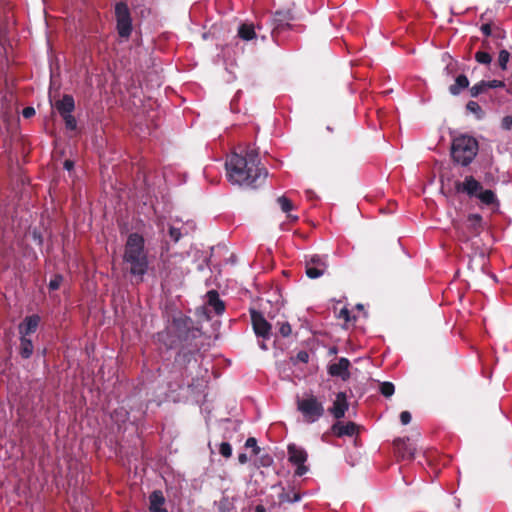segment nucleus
<instances>
[{"label": "nucleus", "mask_w": 512, "mask_h": 512, "mask_svg": "<svg viewBox=\"0 0 512 512\" xmlns=\"http://www.w3.org/2000/svg\"><path fill=\"white\" fill-rule=\"evenodd\" d=\"M288 457L291 463L297 465L296 475L302 476L307 472L308 468L304 465V462L307 460V453L303 448L295 444L289 445Z\"/></svg>", "instance_id": "0eeeda50"}, {"label": "nucleus", "mask_w": 512, "mask_h": 512, "mask_svg": "<svg viewBox=\"0 0 512 512\" xmlns=\"http://www.w3.org/2000/svg\"><path fill=\"white\" fill-rule=\"evenodd\" d=\"M400 421L403 425H407L411 421V414L408 411H403L400 414Z\"/></svg>", "instance_id": "4c0bfd02"}, {"label": "nucleus", "mask_w": 512, "mask_h": 512, "mask_svg": "<svg viewBox=\"0 0 512 512\" xmlns=\"http://www.w3.org/2000/svg\"><path fill=\"white\" fill-rule=\"evenodd\" d=\"M333 434L338 437L341 436H353L356 433L357 425L354 422H337L331 428Z\"/></svg>", "instance_id": "2eb2a0df"}, {"label": "nucleus", "mask_w": 512, "mask_h": 512, "mask_svg": "<svg viewBox=\"0 0 512 512\" xmlns=\"http://www.w3.org/2000/svg\"><path fill=\"white\" fill-rule=\"evenodd\" d=\"M493 28L491 26V24L489 23H486V24H483L481 26V31L483 32V34H485L486 36H492V33H493Z\"/></svg>", "instance_id": "a19ab883"}, {"label": "nucleus", "mask_w": 512, "mask_h": 512, "mask_svg": "<svg viewBox=\"0 0 512 512\" xmlns=\"http://www.w3.org/2000/svg\"><path fill=\"white\" fill-rule=\"evenodd\" d=\"M55 107L61 116L71 114L74 110V99L70 95H64L61 100H58L55 103Z\"/></svg>", "instance_id": "a211bd4d"}, {"label": "nucleus", "mask_w": 512, "mask_h": 512, "mask_svg": "<svg viewBox=\"0 0 512 512\" xmlns=\"http://www.w3.org/2000/svg\"><path fill=\"white\" fill-rule=\"evenodd\" d=\"M477 140L469 135H459L453 139L451 154L455 162L469 165L478 153Z\"/></svg>", "instance_id": "7ed1b4c3"}, {"label": "nucleus", "mask_w": 512, "mask_h": 512, "mask_svg": "<svg viewBox=\"0 0 512 512\" xmlns=\"http://www.w3.org/2000/svg\"><path fill=\"white\" fill-rule=\"evenodd\" d=\"M509 59H510V53L506 49H500L497 63H498V66L502 70L507 69V63H508Z\"/></svg>", "instance_id": "a878e982"}, {"label": "nucleus", "mask_w": 512, "mask_h": 512, "mask_svg": "<svg viewBox=\"0 0 512 512\" xmlns=\"http://www.w3.org/2000/svg\"><path fill=\"white\" fill-rule=\"evenodd\" d=\"M446 71H447L448 74L450 73V67L449 66L446 67Z\"/></svg>", "instance_id": "3c124183"}, {"label": "nucleus", "mask_w": 512, "mask_h": 512, "mask_svg": "<svg viewBox=\"0 0 512 512\" xmlns=\"http://www.w3.org/2000/svg\"><path fill=\"white\" fill-rule=\"evenodd\" d=\"M349 366L350 362L347 358H340L337 363H333L329 366V373L332 376H339L346 379L349 377Z\"/></svg>", "instance_id": "4468645a"}, {"label": "nucleus", "mask_w": 512, "mask_h": 512, "mask_svg": "<svg viewBox=\"0 0 512 512\" xmlns=\"http://www.w3.org/2000/svg\"><path fill=\"white\" fill-rule=\"evenodd\" d=\"M245 446L246 447H250V448H253V453L255 455H257L260 451V448L257 446V441L255 438L253 437H250L246 440V443H245Z\"/></svg>", "instance_id": "f704fd0d"}, {"label": "nucleus", "mask_w": 512, "mask_h": 512, "mask_svg": "<svg viewBox=\"0 0 512 512\" xmlns=\"http://www.w3.org/2000/svg\"><path fill=\"white\" fill-rule=\"evenodd\" d=\"M466 229L469 233L465 231H459V238L462 241H468L470 237L477 236L483 230L482 217L479 214H470L466 220Z\"/></svg>", "instance_id": "6e6552de"}, {"label": "nucleus", "mask_w": 512, "mask_h": 512, "mask_svg": "<svg viewBox=\"0 0 512 512\" xmlns=\"http://www.w3.org/2000/svg\"><path fill=\"white\" fill-rule=\"evenodd\" d=\"M357 308H358V309H362V305H361V304H358V305H357Z\"/></svg>", "instance_id": "864d4df0"}, {"label": "nucleus", "mask_w": 512, "mask_h": 512, "mask_svg": "<svg viewBox=\"0 0 512 512\" xmlns=\"http://www.w3.org/2000/svg\"><path fill=\"white\" fill-rule=\"evenodd\" d=\"M466 109L468 111H470L471 113H474L477 116V118H481L483 115V111H482L480 105L475 101H469L466 104Z\"/></svg>", "instance_id": "c85d7f7f"}, {"label": "nucleus", "mask_w": 512, "mask_h": 512, "mask_svg": "<svg viewBox=\"0 0 512 512\" xmlns=\"http://www.w3.org/2000/svg\"><path fill=\"white\" fill-rule=\"evenodd\" d=\"M238 460L241 464H245L248 461V457L246 454L242 453L238 456Z\"/></svg>", "instance_id": "a18cd8bd"}, {"label": "nucleus", "mask_w": 512, "mask_h": 512, "mask_svg": "<svg viewBox=\"0 0 512 512\" xmlns=\"http://www.w3.org/2000/svg\"><path fill=\"white\" fill-rule=\"evenodd\" d=\"M277 203L279 204L281 210L287 214V219L290 222H296L298 220V216L290 214V211L294 209V204L290 199H288L286 196H280L277 198Z\"/></svg>", "instance_id": "aec40b11"}, {"label": "nucleus", "mask_w": 512, "mask_h": 512, "mask_svg": "<svg viewBox=\"0 0 512 512\" xmlns=\"http://www.w3.org/2000/svg\"><path fill=\"white\" fill-rule=\"evenodd\" d=\"M291 326L289 323L287 322H284L280 325L279 327V332L281 333L282 336L284 337H287L291 334Z\"/></svg>", "instance_id": "e433bc0d"}, {"label": "nucleus", "mask_w": 512, "mask_h": 512, "mask_svg": "<svg viewBox=\"0 0 512 512\" xmlns=\"http://www.w3.org/2000/svg\"><path fill=\"white\" fill-rule=\"evenodd\" d=\"M123 269L138 280H142L148 269L144 238L137 233H132L127 238L123 254Z\"/></svg>", "instance_id": "f03ea898"}, {"label": "nucleus", "mask_w": 512, "mask_h": 512, "mask_svg": "<svg viewBox=\"0 0 512 512\" xmlns=\"http://www.w3.org/2000/svg\"><path fill=\"white\" fill-rule=\"evenodd\" d=\"M150 512H167L165 508V497L160 490L153 491L149 496Z\"/></svg>", "instance_id": "ddd939ff"}, {"label": "nucleus", "mask_w": 512, "mask_h": 512, "mask_svg": "<svg viewBox=\"0 0 512 512\" xmlns=\"http://www.w3.org/2000/svg\"><path fill=\"white\" fill-rule=\"evenodd\" d=\"M486 83H487L488 89L489 88H499V87H504L505 86V83L503 81H500V80L486 81Z\"/></svg>", "instance_id": "58836bf2"}, {"label": "nucleus", "mask_w": 512, "mask_h": 512, "mask_svg": "<svg viewBox=\"0 0 512 512\" xmlns=\"http://www.w3.org/2000/svg\"><path fill=\"white\" fill-rule=\"evenodd\" d=\"M492 37L495 40H502V39H504L506 37V32L503 29H501L500 27L495 26L493 28Z\"/></svg>", "instance_id": "72a5a7b5"}, {"label": "nucleus", "mask_w": 512, "mask_h": 512, "mask_svg": "<svg viewBox=\"0 0 512 512\" xmlns=\"http://www.w3.org/2000/svg\"><path fill=\"white\" fill-rule=\"evenodd\" d=\"M501 128L504 130L512 129V116L508 115L502 118Z\"/></svg>", "instance_id": "c9c22d12"}, {"label": "nucleus", "mask_w": 512, "mask_h": 512, "mask_svg": "<svg viewBox=\"0 0 512 512\" xmlns=\"http://www.w3.org/2000/svg\"><path fill=\"white\" fill-rule=\"evenodd\" d=\"M483 46L485 49L487 50H490L491 49V46H490V43L487 41V40H484L483 41Z\"/></svg>", "instance_id": "09e8293b"}, {"label": "nucleus", "mask_w": 512, "mask_h": 512, "mask_svg": "<svg viewBox=\"0 0 512 512\" xmlns=\"http://www.w3.org/2000/svg\"><path fill=\"white\" fill-rule=\"evenodd\" d=\"M20 353L24 358H29L33 353V344L31 340L27 339L24 335L21 337Z\"/></svg>", "instance_id": "b1692460"}, {"label": "nucleus", "mask_w": 512, "mask_h": 512, "mask_svg": "<svg viewBox=\"0 0 512 512\" xmlns=\"http://www.w3.org/2000/svg\"><path fill=\"white\" fill-rule=\"evenodd\" d=\"M238 35L243 40L253 39L256 36L254 26L252 24H242L238 30Z\"/></svg>", "instance_id": "5701e85b"}, {"label": "nucleus", "mask_w": 512, "mask_h": 512, "mask_svg": "<svg viewBox=\"0 0 512 512\" xmlns=\"http://www.w3.org/2000/svg\"><path fill=\"white\" fill-rule=\"evenodd\" d=\"M163 336H164V333H159V334H158V340H159V341H162Z\"/></svg>", "instance_id": "8fccbe9b"}, {"label": "nucleus", "mask_w": 512, "mask_h": 512, "mask_svg": "<svg viewBox=\"0 0 512 512\" xmlns=\"http://www.w3.org/2000/svg\"><path fill=\"white\" fill-rule=\"evenodd\" d=\"M476 197L485 205H493L497 203L496 196L492 190H483L482 188Z\"/></svg>", "instance_id": "4be33fe9"}, {"label": "nucleus", "mask_w": 512, "mask_h": 512, "mask_svg": "<svg viewBox=\"0 0 512 512\" xmlns=\"http://www.w3.org/2000/svg\"><path fill=\"white\" fill-rule=\"evenodd\" d=\"M488 89L486 81H480L470 88V95L472 97H477L480 94L486 92Z\"/></svg>", "instance_id": "bb28decb"}, {"label": "nucleus", "mask_w": 512, "mask_h": 512, "mask_svg": "<svg viewBox=\"0 0 512 512\" xmlns=\"http://www.w3.org/2000/svg\"><path fill=\"white\" fill-rule=\"evenodd\" d=\"M348 409V403L346 395L344 393H338L336 399L333 402L329 412L337 419L344 417L346 410Z\"/></svg>", "instance_id": "9b49d317"}, {"label": "nucleus", "mask_w": 512, "mask_h": 512, "mask_svg": "<svg viewBox=\"0 0 512 512\" xmlns=\"http://www.w3.org/2000/svg\"><path fill=\"white\" fill-rule=\"evenodd\" d=\"M228 180L233 184L252 185L260 177L265 178L267 171L259 167L258 154L247 150L245 155L233 153L226 161Z\"/></svg>", "instance_id": "f257e3e1"}, {"label": "nucleus", "mask_w": 512, "mask_h": 512, "mask_svg": "<svg viewBox=\"0 0 512 512\" xmlns=\"http://www.w3.org/2000/svg\"><path fill=\"white\" fill-rule=\"evenodd\" d=\"M298 359L302 362H306L308 359V354L306 352H300L297 355Z\"/></svg>", "instance_id": "c03bdc74"}, {"label": "nucleus", "mask_w": 512, "mask_h": 512, "mask_svg": "<svg viewBox=\"0 0 512 512\" xmlns=\"http://www.w3.org/2000/svg\"><path fill=\"white\" fill-rule=\"evenodd\" d=\"M255 512H266V509L262 505H258L255 508Z\"/></svg>", "instance_id": "de8ad7c7"}, {"label": "nucleus", "mask_w": 512, "mask_h": 512, "mask_svg": "<svg viewBox=\"0 0 512 512\" xmlns=\"http://www.w3.org/2000/svg\"><path fill=\"white\" fill-rule=\"evenodd\" d=\"M22 114L25 118H30L35 115V109L33 107H26L23 109Z\"/></svg>", "instance_id": "37998d69"}, {"label": "nucleus", "mask_w": 512, "mask_h": 512, "mask_svg": "<svg viewBox=\"0 0 512 512\" xmlns=\"http://www.w3.org/2000/svg\"><path fill=\"white\" fill-rule=\"evenodd\" d=\"M469 86V80L464 74H459L455 78L454 84L449 86V92L457 96L463 91L464 89L468 88Z\"/></svg>", "instance_id": "6ab92c4d"}, {"label": "nucleus", "mask_w": 512, "mask_h": 512, "mask_svg": "<svg viewBox=\"0 0 512 512\" xmlns=\"http://www.w3.org/2000/svg\"><path fill=\"white\" fill-rule=\"evenodd\" d=\"M63 277L61 275H55L53 279L49 282V288L51 290H56L60 287Z\"/></svg>", "instance_id": "473e14b6"}, {"label": "nucleus", "mask_w": 512, "mask_h": 512, "mask_svg": "<svg viewBox=\"0 0 512 512\" xmlns=\"http://www.w3.org/2000/svg\"><path fill=\"white\" fill-rule=\"evenodd\" d=\"M207 301L216 314H221L224 311V303L219 299V295L215 290H211L207 293Z\"/></svg>", "instance_id": "412c9836"}, {"label": "nucleus", "mask_w": 512, "mask_h": 512, "mask_svg": "<svg viewBox=\"0 0 512 512\" xmlns=\"http://www.w3.org/2000/svg\"><path fill=\"white\" fill-rule=\"evenodd\" d=\"M251 321L257 336L269 338L271 325L267 322L261 313L254 310L251 311Z\"/></svg>", "instance_id": "9d476101"}, {"label": "nucleus", "mask_w": 512, "mask_h": 512, "mask_svg": "<svg viewBox=\"0 0 512 512\" xmlns=\"http://www.w3.org/2000/svg\"><path fill=\"white\" fill-rule=\"evenodd\" d=\"M339 318L344 319L346 322L350 321V311L347 308H343L339 312Z\"/></svg>", "instance_id": "79ce46f5"}, {"label": "nucleus", "mask_w": 512, "mask_h": 512, "mask_svg": "<svg viewBox=\"0 0 512 512\" xmlns=\"http://www.w3.org/2000/svg\"><path fill=\"white\" fill-rule=\"evenodd\" d=\"M292 19L293 17L289 10L275 12L273 18L274 30H281L289 26V21Z\"/></svg>", "instance_id": "f3484780"}, {"label": "nucleus", "mask_w": 512, "mask_h": 512, "mask_svg": "<svg viewBox=\"0 0 512 512\" xmlns=\"http://www.w3.org/2000/svg\"><path fill=\"white\" fill-rule=\"evenodd\" d=\"M327 269L326 259L319 255H311L305 260L306 275L311 279L321 277Z\"/></svg>", "instance_id": "423d86ee"}, {"label": "nucleus", "mask_w": 512, "mask_h": 512, "mask_svg": "<svg viewBox=\"0 0 512 512\" xmlns=\"http://www.w3.org/2000/svg\"><path fill=\"white\" fill-rule=\"evenodd\" d=\"M262 349H266V345L264 343L261 344Z\"/></svg>", "instance_id": "603ef678"}, {"label": "nucleus", "mask_w": 512, "mask_h": 512, "mask_svg": "<svg viewBox=\"0 0 512 512\" xmlns=\"http://www.w3.org/2000/svg\"><path fill=\"white\" fill-rule=\"evenodd\" d=\"M481 189V183L473 176H466L463 181H457L455 183V190L458 193H465L470 197H476Z\"/></svg>", "instance_id": "1a4fd4ad"}, {"label": "nucleus", "mask_w": 512, "mask_h": 512, "mask_svg": "<svg viewBox=\"0 0 512 512\" xmlns=\"http://www.w3.org/2000/svg\"><path fill=\"white\" fill-rule=\"evenodd\" d=\"M297 409L301 412L304 421L307 423L317 421L324 414L322 403L313 395L297 399Z\"/></svg>", "instance_id": "20e7f679"}, {"label": "nucleus", "mask_w": 512, "mask_h": 512, "mask_svg": "<svg viewBox=\"0 0 512 512\" xmlns=\"http://www.w3.org/2000/svg\"><path fill=\"white\" fill-rule=\"evenodd\" d=\"M394 447L398 456L405 459H412L414 457L415 448L405 439H397L394 441Z\"/></svg>", "instance_id": "f8f14e48"}, {"label": "nucleus", "mask_w": 512, "mask_h": 512, "mask_svg": "<svg viewBox=\"0 0 512 512\" xmlns=\"http://www.w3.org/2000/svg\"><path fill=\"white\" fill-rule=\"evenodd\" d=\"M300 499V495L296 492H285L283 491L280 495H279V502L280 503H293V502H296Z\"/></svg>", "instance_id": "393cba45"}, {"label": "nucleus", "mask_w": 512, "mask_h": 512, "mask_svg": "<svg viewBox=\"0 0 512 512\" xmlns=\"http://www.w3.org/2000/svg\"><path fill=\"white\" fill-rule=\"evenodd\" d=\"M219 452L223 457L229 458L232 455V447L228 442H223L220 444Z\"/></svg>", "instance_id": "7c9ffc66"}, {"label": "nucleus", "mask_w": 512, "mask_h": 512, "mask_svg": "<svg viewBox=\"0 0 512 512\" xmlns=\"http://www.w3.org/2000/svg\"><path fill=\"white\" fill-rule=\"evenodd\" d=\"M64 167H65L67 170H71V169H72V167H73V162H72V161H70V160H66V161L64 162Z\"/></svg>", "instance_id": "49530a36"}, {"label": "nucleus", "mask_w": 512, "mask_h": 512, "mask_svg": "<svg viewBox=\"0 0 512 512\" xmlns=\"http://www.w3.org/2000/svg\"><path fill=\"white\" fill-rule=\"evenodd\" d=\"M40 322L38 315H31L25 318L24 323L19 326L21 335H28L36 331Z\"/></svg>", "instance_id": "dca6fc26"}, {"label": "nucleus", "mask_w": 512, "mask_h": 512, "mask_svg": "<svg viewBox=\"0 0 512 512\" xmlns=\"http://www.w3.org/2000/svg\"><path fill=\"white\" fill-rule=\"evenodd\" d=\"M395 387L391 382H383L380 384V392L385 397H390L394 394Z\"/></svg>", "instance_id": "cd10ccee"}, {"label": "nucleus", "mask_w": 512, "mask_h": 512, "mask_svg": "<svg viewBox=\"0 0 512 512\" xmlns=\"http://www.w3.org/2000/svg\"><path fill=\"white\" fill-rule=\"evenodd\" d=\"M169 234L174 241H178L181 237L180 230L174 227H170Z\"/></svg>", "instance_id": "ea45409f"}, {"label": "nucleus", "mask_w": 512, "mask_h": 512, "mask_svg": "<svg viewBox=\"0 0 512 512\" xmlns=\"http://www.w3.org/2000/svg\"><path fill=\"white\" fill-rule=\"evenodd\" d=\"M62 117L68 129L74 130L76 128V120L71 114L63 115Z\"/></svg>", "instance_id": "2f4dec72"}, {"label": "nucleus", "mask_w": 512, "mask_h": 512, "mask_svg": "<svg viewBox=\"0 0 512 512\" xmlns=\"http://www.w3.org/2000/svg\"><path fill=\"white\" fill-rule=\"evenodd\" d=\"M115 16L118 34L123 38H128L132 31V21L128 6L123 2L117 3L115 6Z\"/></svg>", "instance_id": "39448f33"}, {"label": "nucleus", "mask_w": 512, "mask_h": 512, "mask_svg": "<svg viewBox=\"0 0 512 512\" xmlns=\"http://www.w3.org/2000/svg\"><path fill=\"white\" fill-rule=\"evenodd\" d=\"M475 59L481 64H490L492 61L491 55L486 51H478L475 54Z\"/></svg>", "instance_id": "c756f323"}]
</instances>
